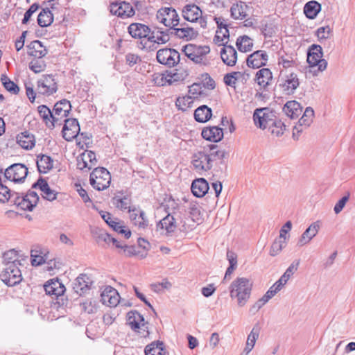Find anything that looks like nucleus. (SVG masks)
<instances>
[{
  "mask_svg": "<svg viewBox=\"0 0 355 355\" xmlns=\"http://www.w3.org/2000/svg\"><path fill=\"white\" fill-rule=\"evenodd\" d=\"M145 355H166V351L164 342L153 341L145 347Z\"/></svg>",
  "mask_w": 355,
  "mask_h": 355,
  "instance_id": "38",
  "label": "nucleus"
},
{
  "mask_svg": "<svg viewBox=\"0 0 355 355\" xmlns=\"http://www.w3.org/2000/svg\"><path fill=\"white\" fill-rule=\"evenodd\" d=\"M89 181L94 189L98 191L104 190L110 186L111 175L105 168H95L90 174Z\"/></svg>",
  "mask_w": 355,
  "mask_h": 355,
  "instance_id": "5",
  "label": "nucleus"
},
{
  "mask_svg": "<svg viewBox=\"0 0 355 355\" xmlns=\"http://www.w3.org/2000/svg\"><path fill=\"white\" fill-rule=\"evenodd\" d=\"M158 46L159 44L156 43L155 40H152V42L149 41V36L144 40H141L139 44V48L146 52L154 51L158 48Z\"/></svg>",
  "mask_w": 355,
  "mask_h": 355,
  "instance_id": "61",
  "label": "nucleus"
},
{
  "mask_svg": "<svg viewBox=\"0 0 355 355\" xmlns=\"http://www.w3.org/2000/svg\"><path fill=\"white\" fill-rule=\"evenodd\" d=\"M22 259H20V255L18 252L15 249H11L3 252L2 255V263L3 266H23L21 263Z\"/></svg>",
  "mask_w": 355,
  "mask_h": 355,
  "instance_id": "32",
  "label": "nucleus"
},
{
  "mask_svg": "<svg viewBox=\"0 0 355 355\" xmlns=\"http://www.w3.org/2000/svg\"><path fill=\"white\" fill-rule=\"evenodd\" d=\"M277 62L279 65H282L283 68L288 69L294 67L295 62L291 55H281L279 53Z\"/></svg>",
  "mask_w": 355,
  "mask_h": 355,
  "instance_id": "62",
  "label": "nucleus"
},
{
  "mask_svg": "<svg viewBox=\"0 0 355 355\" xmlns=\"http://www.w3.org/2000/svg\"><path fill=\"white\" fill-rule=\"evenodd\" d=\"M157 19L169 28H173L180 24V18L175 8L162 7L157 12Z\"/></svg>",
  "mask_w": 355,
  "mask_h": 355,
  "instance_id": "10",
  "label": "nucleus"
},
{
  "mask_svg": "<svg viewBox=\"0 0 355 355\" xmlns=\"http://www.w3.org/2000/svg\"><path fill=\"white\" fill-rule=\"evenodd\" d=\"M95 237L97 243L105 247L109 245L111 242L110 235L105 232L103 230L98 229L94 232Z\"/></svg>",
  "mask_w": 355,
  "mask_h": 355,
  "instance_id": "55",
  "label": "nucleus"
},
{
  "mask_svg": "<svg viewBox=\"0 0 355 355\" xmlns=\"http://www.w3.org/2000/svg\"><path fill=\"white\" fill-rule=\"evenodd\" d=\"M17 144L24 149H32L35 144V140L33 135L28 132H21L17 136Z\"/></svg>",
  "mask_w": 355,
  "mask_h": 355,
  "instance_id": "37",
  "label": "nucleus"
},
{
  "mask_svg": "<svg viewBox=\"0 0 355 355\" xmlns=\"http://www.w3.org/2000/svg\"><path fill=\"white\" fill-rule=\"evenodd\" d=\"M212 116V110L208 106L203 105L198 107L194 112V119L199 123L208 121Z\"/></svg>",
  "mask_w": 355,
  "mask_h": 355,
  "instance_id": "42",
  "label": "nucleus"
},
{
  "mask_svg": "<svg viewBox=\"0 0 355 355\" xmlns=\"http://www.w3.org/2000/svg\"><path fill=\"white\" fill-rule=\"evenodd\" d=\"M320 221L318 220L311 223L303 232L297 242V244L302 246L309 243L311 239L317 235L320 230Z\"/></svg>",
  "mask_w": 355,
  "mask_h": 355,
  "instance_id": "29",
  "label": "nucleus"
},
{
  "mask_svg": "<svg viewBox=\"0 0 355 355\" xmlns=\"http://www.w3.org/2000/svg\"><path fill=\"white\" fill-rule=\"evenodd\" d=\"M58 83L51 74L42 75L37 81L36 91L46 96L53 95L58 91Z\"/></svg>",
  "mask_w": 355,
  "mask_h": 355,
  "instance_id": "8",
  "label": "nucleus"
},
{
  "mask_svg": "<svg viewBox=\"0 0 355 355\" xmlns=\"http://www.w3.org/2000/svg\"><path fill=\"white\" fill-rule=\"evenodd\" d=\"M28 174V168L22 164H14L7 168L4 172L6 180L19 182L23 181Z\"/></svg>",
  "mask_w": 355,
  "mask_h": 355,
  "instance_id": "14",
  "label": "nucleus"
},
{
  "mask_svg": "<svg viewBox=\"0 0 355 355\" xmlns=\"http://www.w3.org/2000/svg\"><path fill=\"white\" fill-rule=\"evenodd\" d=\"M44 289L47 295L58 297L62 295L65 287L58 279H51L44 285Z\"/></svg>",
  "mask_w": 355,
  "mask_h": 355,
  "instance_id": "28",
  "label": "nucleus"
},
{
  "mask_svg": "<svg viewBox=\"0 0 355 355\" xmlns=\"http://www.w3.org/2000/svg\"><path fill=\"white\" fill-rule=\"evenodd\" d=\"M283 111L291 119H295L299 116L302 110L298 102L290 101L284 105Z\"/></svg>",
  "mask_w": 355,
  "mask_h": 355,
  "instance_id": "39",
  "label": "nucleus"
},
{
  "mask_svg": "<svg viewBox=\"0 0 355 355\" xmlns=\"http://www.w3.org/2000/svg\"><path fill=\"white\" fill-rule=\"evenodd\" d=\"M39 200V196L35 191L29 190L26 194L19 195L16 193L12 202L22 210L32 211Z\"/></svg>",
  "mask_w": 355,
  "mask_h": 355,
  "instance_id": "7",
  "label": "nucleus"
},
{
  "mask_svg": "<svg viewBox=\"0 0 355 355\" xmlns=\"http://www.w3.org/2000/svg\"><path fill=\"white\" fill-rule=\"evenodd\" d=\"M238 50L243 53L252 51L253 48V40L248 35L239 36L236 42Z\"/></svg>",
  "mask_w": 355,
  "mask_h": 355,
  "instance_id": "46",
  "label": "nucleus"
},
{
  "mask_svg": "<svg viewBox=\"0 0 355 355\" xmlns=\"http://www.w3.org/2000/svg\"><path fill=\"white\" fill-rule=\"evenodd\" d=\"M15 194L16 193L11 192L6 184H0V202L4 203L10 200L12 202V200L15 198Z\"/></svg>",
  "mask_w": 355,
  "mask_h": 355,
  "instance_id": "58",
  "label": "nucleus"
},
{
  "mask_svg": "<svg viewBox=\"0 0 355 355\" xmlns=\"http://www.w3.org/2000/svg\"><path fill=\"white\" fill-rule=\"evenodd\" d=\"M268 128L272 135L281 137L286 130V125L280 119L276 118L272 122V125Z\"/></svg>",
  "mask_w": 355,
  "mask_h": 355,
  "instance_id": "53",
  "label": "nucleus"
},
{
  "mask_svg": "<svg viewBox=\"0 0 355 355\" xmlns=\"http://www.w3.org/2000/svg\"><path fill=\"white\" fill-rule=\"evenodd\" d=\"M182 51L185 56L196 64L207 65L209 63L206 58V55L210 52V48L209 46L188 44L183 46Z\"/></svg>",
  "mask_w": 355,
  "mask_h": 355,
  "instance_id": "4",
  "label": "nucleus"
},
{
  "mask_svg": "<svg viewBox=\"0 0 355 355\" xmlns=\"http://www.w3.org/2000/svg\"><path fill=\"white\" fill-rule=\"evenodd\" d=\"M249 10V6L245 2L242 1H236L233 3L230 8V15L234 19H243L248 16L247 11Z\"/></svg>",
  "mask_w": 355,
  "mask_h": 355,
  "instance_id": "30",
  "label": "nucleus"
},
{
  "mask_svg": "<svg viewBox=\"0 0 355 355\" xmlns=\"http://www.w3.org/2000/svg\"><path fill=\"white\" fill-rule=\"evenodd\" d=\"M112 15L121 18H129L135 15L133 6L126 1H112Z\"/></svg>",
  "mask_w": 355,
  "mask_h": 355,
  "instance_id": "19",
  "label": "nucleus"
},
{
  "mask_svg": "<svg viewBox=\"0 0 355 355\" xmlns=\"http://www.w3.org/2000/svg\"><path fill=\"white\" fill-rule=\"evenodd\" d=\"M314 117V110L311 107H307L302 115L299 119L298 122L304 125V128H308L312 123Z\"/></svg>",
  "mask_w": 355,
  "mask_h": 355,
  "instance_id": "56",
  "label": "nucleus"
},
{
  "mask_svg": "<svg viewBox=\"0 0 355 355\" xmlns=\"http://www.w3.org/2000/svg\"><path fill=\"white\" fill-rule=\"evenodd\" d=\"M112 204L121 211L128 210V212L137 211L135 207H131V195L128 191H119L112 197Z\"/></svg>",
  "mask_w": 355,
  "mask_h": 355,
  "instance_id": "12",
  "label": "nucleus"
},
{
  "mask_svg": "<svg viewBox=\"0 0 355 355\" xmlns=\"http://www.w3.org/2000/svg\"><path fill=\"white\" fill-rule=\"evenodd\" d=\"M21 267L23 266H3L0 273L1 279L9 286L19 284L22 280Z\"/></svg>",
  "mask_w": 355,
  "mask_h": 355,
  "instance_id": "9",
  "label": "nucleus"
},
{
  "mask_svg": "<svg viewBox=\"0 0 355 355\" xmlns=\"http://www.w3.org/2000/svg\"><path fill=\"white\" fill-rule=\"evenodd\" d=\"M171 35L169 28L164 31L161 28H155L150 32L149 41L152 42V40H154L157 44H163L170 40Z\"/></svg>",
  "mask_w": 355,
  "mask_h": 355,
  "instance_id": "33",
  "label": "nucleus"
},
{
  "mask_svg": "<svg viewBox=\"0 0 355 355\" xmlns=\"http://www.w3.org/2000/svg\"><path fill=\"white\" fill-rule=\"evenodd\" d=\"M286 245V241L285 239H282L278 236L276 239H275V241L272 243L270 250V255L272 257L277 255L281 252L282 249L285 248Z\"/></svg>",
  "mask_w": 355,
  "mask_h": 355,
  "instance_id": "54",
  "label": "nucleus"
},
{
  "mask_svg": "<svg viewBox=\"0 0 355 355\" xmlns=\"http://www.w3.org/2000/svg\"><path fill=\"white\" fill-rule=\"evenodd\" d=\"M37 166L40 173H46L53 168V159L46 155H41L37 157Z\"/></svg>",
  "mask_w": 355,
  "mask_h": 355,
  "instance_id": "48",
  "label": "nucleus"
},
{
  "mask_svg": "<svg viewBox=\"0 0 355 355\" xmlns=\"http://www.w3.org/2000/svg\"><path fill=\"white\" fill-rule=\"evenodd\" d=\"M43 58L44 57L33 58L29 62V69L35 73L44 71L46 64Z\"/></svg>",
  "mask_w": 355,
  "mask_h": 355,
  "instance_id": "51",
  "label": "nucleus"
},
{
  "mask_svg": "<svg viewBox=\"0 0 355 355\" xmlns=\"http://www.w3.org/2000/svg\"><path fill=\"white\" fill-rule=\"evenodd\" d=\"M156 58L159 63L168 67H172L180 62V55L174 49L164 48L157 51Z\"/></svg>",
  "mask_w": 355,
  "mask_h": 355,
  "instance_id": "11",
  "label": "nucleus"
},
{
  "mask_svg": "<svg viewBox=\"0 0 355 355\" xmlns=\"http://www.w3.org/2000/svg\"><path fill=\"white\" fill-rule=\"evenodd\" d=\"M151 28L141 22H132L128 27V33L134 39L144 40L150 36Z\"/></svg>",
  "mask_w": 355,
  "mask_h": 355,
  "instance_id": "18",
  "label": "nucleus"
},
{
  "mask_svg": "<svg viewBox=\"0 0 355 355\" xmlns=\"http://www.w3.org/2000/svg\"><path fill=\"white\" fill-rule=\"evenodd\" d=\"M188 213L193 222L198 221L200 218V211L196 204L191 203L189 205Z\"/></svg>",
  "mask_w": 355,
  "mask_h": 355,
  "instance_id": "64",
  "label": "nucleus"
},
{
  "mask_svg": "<svg viewBox=\"0 0 355 355\" xmlns=\"http://www.w3.org/2000/svg\"><path fill=\"white\" fill-rule=\"evenodd\" d=\"M101 302L108 306L111 303V286H106L101 292Z\"/></svg>",
  "mask_w": 355,
  "mask_h": 355,
  "instance_id": "63",
  "label": "nucleus"
},
{
  "mask_svg": "<svg viewBox=\"0 0 355 355\" xmlns=\"http://www.w3.org/2000/svg\"><path fill=\"white\" fill-rule=\"evenodd\" d=\"M97 164L96 154L92 150H85L77 157V168L87 172Z\"/></svg>",
  "mask_w": 355,
  "mask_h": 355,
  "instance_id": "17",
  "label": "nucleus"
},
{
  "mask_svg": "<svg viewBox=\"0 0 355 355\" xmlns=\"http://www.w3.org/2000/svg\"><path fill=\"white\" fill-rule=\"evenodd\" d=\"M29 55L37 58V57H44L47 53V50L39 40H35L30 43L28 46Z\"/></svg>",
  "mask_w": 355,
  "mask_h": 355,
  "instance_id": "41",
  "label": "nucleus"
},
{
  "mask_svg": "<svg viewBox=\"0 0 355 355\" xmlns=\"http://www.w3.org/2000/svg\"><path fill=\"white\" fill-rule=\"evenodd\" d=\"M112 231L125 239H128L132 235L131 230L123 220L118 222L112 220Z\"/></svg>",
  "mask_w": 355,
  "mask_h": 355,
  "instance_id": "45",
  "label": "nucleus"
},
{
  "mask_svg": "<svg viewBox=\"0 0 355 355\" xmlns=\"http://www.w3.org/2000/svg\"><path fill=\"white\" fill-rule=\"evenodd\" d=\"M187 210L184 207H178L177 211H173L160 220L156 224L157 231H165L166 236H171L179 226L181 232H187L190 227L187 223L185 217Z\"/></svg>",
  "mask_w": 355,
  "mask_h": 355,
  "instance_id": "2",
  "label": "nucleus"
},
{
  "mask_svg": "<svg viewBox=\"0 0 355 355\" xmlns=\"http://www.w3.org/2000/svg\"><path fill=\"white\" fill-rule=\"evenodd\" d=\"M228 154L225 150L218 149L216 144L204 147L202 150L195 153L192 156L191 163L198 172L209 171L213 167V163L217 158L225 159Z\"/></svg>",
  "mask_w": 355,
  "mask_h": 355,
  "instance_id": "1",
  "label": "nucleus"
},
{
  "mask_svg": "<svg viewBox=\"0 0 355 355\" xmlns=\"http://www.w3.org/2000/svg\"><path fill=\"white\" fill-rule=\"evenodd\" d=\"M53 21V14L48 8L43 9L37 17V23L41 27H46L50 26Z\"/></svg>",
  "mask_w": 355,
  "mask_h": 355,
  "instance_id": "49",
  "label": "nucleus"
},
{
  "mask_svg": "<svg viewBox=\"0 0 355 355\" xmlns=\"http://www.w3.org/2000/svg\"><path fill=\"white\" fill-rule=\"evenodd\" d=\"M321 10V4L316 1L307 2L304 7L306 17L310 19H315Z\"/></svg>",
  "mask_w": 355,
  "mask_h": 355,
  "instance_id": "44",
  "label": "nucleus"
},
{
  "mask_svg": "<svg viewBox=\"0 0 355 355\" xmlns=\"http://www.w3.org/2000/svg\"><path fill=\"white\" fill-rule=\"evenodd\" d=\"M215 167L213 169V178L223 179L227 176V166L224 159L217 158L215 162Z\"/></svg>",
  "mask_w": 355,
  "mask_h": 355,
  "instance_id": "47",
  "label": "nucleus"
},
{
  "mask_svg": "<svg viewBox=\"0 0 355 355\" xmlns=\"http://www.w3.org/2000/svg\"><path fill=\"white\" fill-rule=\"evenodd\" d=\"M92 283V282L89 276L81 274L76 279L73 288L76 293L81 295L89 290Z\"/></svg>",
  "mask_w": 355,
  "mask_h": 355,
  "instance_id": "31",
  "label": "nucleus"
},
{
  "mask_svg": "<svg viewBox=\"0 0 355 355\" xmlns=\"http://www.w3.org/2000/svg\"><path fill=\"white\" fill-rule=\"evenodd\" d=\"M168 78V85H172L176 82H180L187 78L189 73L185 70H182L180 72H170L167 73Z\"/></svg>",
  "mask_w": 355,
  "mask_h": 355,
  "instance_id": "59",
  "label": "nucleus"
},
{
  "mask_svg": "<svg viewBox=\"0 0 355 355\" xmlns=\"http://www.w3.org/2000/svg\"><path fill=\"white\" fill-rule=\"evenodd\" d=\"M209 187L205 178H198L191 184V191L196 197H203L209 191Z\"/></svg>",
  "mask_w": 355,
  "mask_h": 355,
  "instance_id": "34",
  "label": "nucleus"
},
{
  "mask_svg": "<svg viewBox=\"0 0 355 355\" xmlns=\"http://www.w3.org/2000/svg\"><path fill=\"white\" fill-rule=\"evenodd\" d=\"M71 108V103L69 101L63 99L56 103L52 110L53 121H55V125L60 121L67 116Z\"/></svg>",
  "mask_w": 355,
  "mask_h": 355,
  "instance_id": "22",
  "label": "nucleus"
},
{
  "mask_svg": "<svg viewBox=\"0 0 355 355\" xmlns=\"http://www.w3.org/2000/svg\"><path fill=\"white\" fill-rule=\"evenodd\" d=\"M179 26L180 27L175 26L173 28H169L171 35L189 41L196 39L199 35L198 30L190 27L186 22L180 23Z\"/></svg>",
  "mask_w": 355,
  "mask_h": 355,
  "instance_id": "13",
  "label": "nucleus"
},
{
  "mask_svg": "<svg viewBox=\"0 0 355 355\" xmlns=\"http://www.w3.org/2000/svg\"><path fill=\"white\" fill-rule=\"evenodd\" d=\"M281 82L279 87L287 95L293 94L300 85L297 75L293 72L286 75L284 78L282 79Z\"/></svg>",
  "mask_w": 355,
  "mask_h": 355,
  "instance_id": "23",
  "label": "nucleus"
},
{
  "mask_svg": "<svg viewBox=\"0 0 355 355\" xmlns=\"http://www.w3.org/2000/svg\"><path fill=\"white\" fill-rule=\"evenodd\" d=\"M322 56L313 53V51H308L307 62L309 64V72L313 73L314 76L317 75V72L323 71L326 69L327 62L324 59H322Z\"/></svg>",
  "mask_w": 355,
  "mask_h": 355,
  "instance_id": "16",
  "label": "nucleus"
},
{
  "mask_svg": "<svg viewBox=\"0 0 355 355\" xmlns=\"http://www.w3.org/2000/svg\"><path fill=\"white\" fill-rule=\"evenodd\" d=\"M32 188H39L42 191V197L49 201L55 200L58 194L55 190L51 189L47 182L42 178H39L37 181L33 184Z\"/></svg>",
  "mask_w": 355,
  "mask_h": 355,
  "instance_id": "27",
  "label": "nucleus"
},
{
  "mask_svg": "<svg viewBox=\"0 0 355 355\" xmlns=\"http://www.w3.org/2000/svg\"><path fill=\"white\" fill-rule=\"evenodd\" d=\"M243 75L241 71H233L224 76L223 81L227 86L236 88L238 79Z\"/></svg>",
  "mask_w": 355,
  "mask_h": 355,
  "instance_id": "57",
  "label": "nucleus"
},
{
  "mask_svg": "<svg viewBox=\"0 0 355 355\" xmlns=\"http://www.w3.org/2000/svg\"><path fill=\"white\" fill-rule=\"evenodd\" d=\"M193 103V97L189 95L182 97L179 96L175 101V106L179 110L182 112H186L189 108L192 107Z\"/></svg>",
  "mask_w": 355,
  "mask_h": 355,
  "instance_id": "50",
  "label": "nucleus"
},
{
  "mask_svg": "<svg viewBox=\"0 0 355 355\" xmlns=\"http://www.w3.org/2000/svg\"><path fill=\"white\" fill-rule=\"evenodd\" d=\"M142 322H144V318L137 311L132 310L127 313V323L135 332H139Z\"/></svg>",
  "mask_w": 355,
  "mask_h": 355,
  "instance_id": "36",
  "label": "nucleus"
},
{
  "mask_svg": "<svg viewBox=\"0 0 355 355\" xmlns=\"http://www.w3.org/2000/svg\"><path fill=\"white\" fill-rule=\"evenodd\" d=\"M130 218L132 224L139 229H146L148 225V220L144 211L137 209L135 212H130Z\"/></svg>",
  "mask_w": 355,
  "mask_h": 355,
  "instance_id": "35",
  "label": "nucleus"
},
{
  "mask_svg": "<svg viewBox=\"0 0 355 355\" xmlns=\"http://www.w3.org/2000/svg\"><path fill=\"white\" fill-rule=\"evenodd\" d=\"M272 78V74L268 68H262L259 69L255 76V81L257 84L265 88L269 85L270 80Z\"/></svg>",
  "mask_w": 355,
  "mask_h": 355,
  "instance_id": "40",
  "label": "nucleus"
},
{
  "mask_svg": "<svg viewBox=\"0 0 355 355\" xmlns=\"http://www.w3.org/2000/svg\"><path fill=\"white\" fill-rule=\"evenodd\" d=\"M112 245H114L116 248L120 250L119 252L121 255L125 256L126 257L137 256L142 259H144L147 255V252H144L137 250L135 245H128L123 241L119 240L113 236Z\"/></svg>",
  "mask_w": 355,
  "mask_h": 355,
  "instance_id": "15",
  "label": "nucleus"
},
{
  "mask_svg": "<svg viewBox=\"0 0 355 355\" xmlns=\"http://www.w3.org/2000/svg\"><path fill=\"white\" fill-rule=\"evenodd\" d=\"M220 58L225 64L233 67L236 63L237 52L233 46L224 44L220 50Z\"/></svg>",
  "mask_w": 355,
  "mask_h": 355,
  "instance_id": "24",
  "label": "nucleus"
},
{
  "mask_svg": "<svg viewBox=\"0 0 355 355\" xmlns=\"http://www.w3.org/2000/svg\"><path fill=\"white\" fill-rule=\"evenodd\" d=\"M268 60V55L265 51L257 50L247 57V66L252 69H259L266 66Z\"/></svg>",
  "mask_w": 355,
  "mask_h": 355,
  "instance_id": "20",
  "label": "nucleus"
},
{
  "mask_svg": "<svg viewBox=\"0 0 355 355\" xmlns=\"http://www.w3.org/2000/svg\"><path fill=\"white\" fill-rule=\"evenodd\" d=\"M63 138L67 141H71L76 138L80 132V126L77 119H64V125L62 128Z\"/></svg>",
  "mask_w": 355,
  "mask_h": 355,
  "instance_id": "21",
  "label": "nucleus"
},
{
  "mask_svg": "<svg viewBox=\"0 0 355 355\" xmlns=\"http://www.w3.org/2000/svg\"><path fill=\"white\" fill-rule=\"evenodd\" d=\"M201 135L205 140L211 142H218L223 138V130L218 126L204 128Z\"/></svg>",
  "mask_w": 355,
  "mask_h": 355,
  "instance_id": "26",
  "label": "nucleus"
},
{
  "mask_svg": "<svg viewBox=\"0 0 355 355\" xmlns=\"http://www.w3.org/2000/svg\"><path fill=\"white\" fill-rule=\"evenodd\" d=\"M182 12L184 19L189 22H197L198 19L201 17V14H202L200 8L194 3L185 5L182 8Z\"/></svg>",
  "mask_w": 355,
  "mask_h": 355,
  "instance_id": "25",
  "label": "nucleus"
},
{
  "mask_svg": "<svg viewBox=\"0 0 355 355\" xmlns=\"http://www.w3.org/2000/svg\"><path fill=\"white\" fill-rule=\"evenodd\" d=\"M1 80L7 91L13 94H18L19 91V87L14 82L11 81L6 76L2 75Z\"/></svg>",
  "mask_w": 355,
  "mask_h": 355,
  "instance_id": "60",
  "label": "nucleus"
},
{
  "mask_svg": "<svg viewBox=\"0 0 355 355\" xmlns=\"http://www.w3.org/2000/svg\"><path fill=\"white\" fill-rule=\"evenodd\" d=\"M299 265V259L294 261L277 281L282 283L283 285L286 284L290 277L294 274L295 271H297Z\"/></svg>",
  "mask_w": 355,
  "mask_h": 355,
  "instance_id": "52",
  "label": "nucleus"
},
{
  "mask_svg": "<svg viewBox=\"0 0 355 355\" xmlns=\"http://www.w3.org/2000/svg\"><path fill=\"white\" fill-rule=\"evenodd\" d=\"M38 113L43 121L49 128H53L55 127V121H53V112L46 105H42L37 107Z\"/></svg>",
  "mask_w": 355,
  "mask_h": 355,
  "instance_id": "43",
  "label": "nucleus"
},
{
  "mask_svg": "<svg viewBox=\"0 0 355 355\" xmlns=\"http://www.w3.org/2000/svg\"><path fill=\"white\" fill-rule=\"evenodd\" d=\"M276 118L275 112L268 107L257 108L253 114L254 124L262 130L271 126Z\"/></svg>",
  "mask_w": 355,
  "mask_h": 355,
  "instance_id": "6",
  "label": "nucleus"
},
{
  "mask_svg": "<svg viewBox=\"0 0 355 355\" xmlns=\"http://www.w3.org/2000/svg\"><path fill=\"white\" fill-rule=\"evenodd\" d=\"M252 282L245 277H237L230 286L231 298H236L238 305L245 306L250 297Z\"/></svg>",
  "mask_w": 355,
  "mask_h": 355,
  "instance_id": "3",
  "label": "nucleus"
}]
</instances>
